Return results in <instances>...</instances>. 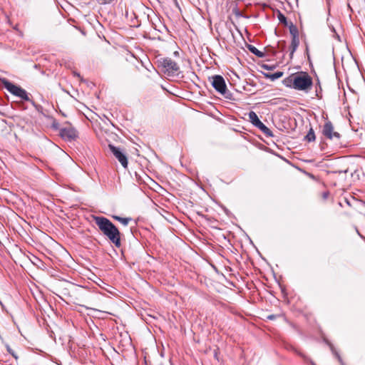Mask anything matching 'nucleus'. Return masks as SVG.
Wrapping results in <instances>:
<instances>
[{"mask_svg":"<svg viewBox=\"0 0 365 365\" xmlns=\"http://www.w3.org/2000/svg\"><path fill=\"white\" fill-rule=\"evenodd\" d=\"M282 83L287 88L308 93L312 89L313 81L307 72H299L285 78Z\"/></svg>","mask_w":365,"mask_h":365,"instance_id":"nucleus-1","label":"nucleus"},{"mask_svg":"<svg viewBox=\"0 0 365 365\" xmlns=\"http://www.w3.org/2000/svg\"><path fill=\"white\" fill-rule=\"evenodd\" d=\"M93 220L99 230L116 247L121 245L120 233L118 229L108 219L101 216H93Z\"/></svg>","mask_w":365,"mask_h":365,"instance_id":"nucleus-2","label":"nucleus"},{"mask_svg":"<svg viewBox=\"0 0 365 365\" xmlns=\"http://www.w3.org/2000/svg\"><path fill=\"white\" fill-rule=\"evenodd\" d=\"M1 82L4 88L10 93L19 98L22 101H30L29 93L21 87L16 86L6 78H2Z\"/></svg>","mask_w":365,"mask_h":365,"instance_id":"nucleus-3","label":"nucleus"},{"mask_svg":"<svg viewBox=\"0 0 365 365\" xmlns=\"http://www.w3.org/2000/svg\"><path fill=\"white\" fill-rule=\"evenodd\" d=\"M209 81H210L213 88L220 94L223 95L226 98L228 96L227 93H228L227 86L225 81V79L222 76L220 75H215L209 78Z\"/></svg>","mask_w":365,"mask_h":365,"instance_id":"nucleus-4","label":"nucleus"},{"mask_svg":"<svg viewBox=\"0 0 365 365\" xmlns=\"http://www.w3.org/2000/svg\"><path fill=\"white\" fill-rule=\"evenodd\" d=\"M322 134L328 139L339 143L341 135L334 130L333 124L330 121H327L322 128Z\"/></svg>","mask_w":365,"mask_h":365,"instance_id":"nucleus-5","label":"nucleus"},{"mask_svg":"<svg viewBox=\"0 0 365 365\" xmlns=\"http://www.w3.org/2000/svg\"><path fill=\"white\" fill-rule=\"evenodd\" d=\"M160 64L168 76H175L179 73L180 67L176 62L170 58H165L160 61Z\"/></svg>","mask_w":365,"mask_h":365,"instance_id":"nucleus-6","label":"nucleus"},{"mask_svg":"<svg viewBox=\"0 0 365 365\" xmlns=\"http://www.w3.org/2000/svg\"><path fill=\"white\" fill-rule=\"evenodd\" d=\"M249 120L252 124L261 130L264 134L267 136H272L271 130L259 119L257 115L254 111H250L248 113Z\"/></svg>","mask_w":365,"mask_h":365,"instance_id":"nucleus-7","label":"nucleus"},{"mask_svg":"<svg viewBox=\"0 0 365 365\" xmlns=\"http://www.w3.org/2000/svg\"><path fill=\"white\" fill-rule=\"evenodd\" d=\"M60 136L65 140L71 142L77 139L78 134L77 130L70 124L60 130Z\"/></svg>","mask_w":365,"mask_h":365,"instance_id":"nucleus-8","label":"nucleus"},{"mask_svg":"<svg viewBox=\"0 0 365 365\" xmlns=\"http://www.w3.org/2000/svg\"><path fill=\"white\" fill-rule=\"evenodd\" d=\"M108 148L115 158L120 163L122 166L126 168L128 167V158L125 153L123 152L120 148L115 147L111 144L108 145Z\"/></svg>","mask_w":365,"mask_h":365,"instance_id":"nucleus-9","label":"nucleus"},{"mask_svg":"<svg viewBox=\"0 0 365 365\" xmlns=\"http://www.w3.org/2000/svg\"><path fill=\"white\" fill-rule=\"evenodd\" d=\"M299 44V38H292V42L290 45V58H292L294 53L297 49Z\"/></svg>","mask_w":365,"mask_h":365,"instance_id":"nucleus-10","label":"nucleus"},{"mask_svg":"<svg viewBox=\"0 0 365 365\" xmlns=\"http://www.w3.org/2000/svg\"><path fill=\"white\" fill-rule=\"evenodd\" d=\"M247 48H248L249 51L251 53H252L253 54H255L256 56L259 57V58L264 57V53L259 51L255 46H254L252 45H248Z\"/></svg>","mask_w":365,"mask_h":365,"instance_id":"nucleus-11","label":"nucleus"},{"mask_svg":"<svg viewBox=\"0 0 365 365\" xmlns=\"http://www.w3.org/2000/svg\"><path fill=\"white\" fill-rule=\"evenodd\" d=\"M304 139L307 142H313L316 139L315 133L312 128L309 129L307 134L305 135Z\"/></svg>","mask_w":365,"mask_h":365,"instance_id":"nucleus-12","label":"nucleus"},{"mask_svg":"<svg viewBox=\"0 0 365 365\" xmlns=\"http://www.w3.org/2000/svg\"><path fill=\"white\" fill-rule=\"evenodd\" d=\"M113 217L117 221L120 222L122 225L124 226H127L128 223L131 221L130 217H122L119 216H113Z\"/></svg>","mask_w":365,"mask_h":365,"instance_id":"nucleus-13","label":"nucleus"},{"mask_svg":"<svg viewBox=\"0 0 365 365\" xmlns=\"http://www.w3.org/2000/svg\"><path fill=\"white\" fill-rule=\"evenodd\" d=\"M289 32L290 34L292 35V38H299L298 29L295 26L292 24L289 26Z\"/></svg>","mask_w":365,"mask_h":365,"instance_id":"nucleus-14","label":"nucleus"},{"mask_svg":"<svg viewBox=\"0 0 365 365\" xmlns=\"http://www.w3.org/2000/svg\"><path fill=\"white\" fill-rule=\"evenodd\" d=\"M278 19L281 23L287 24V18L282 14L279 13Z\"/></svg>","mask_w":365,"mask_h":365,"instance_id":"nucleus-15","label":"nucleus"},{"mask_svg":"<svg viewBox=\"0 0 365 365\" xmlns=\"http://www.w3.org/2000/svg\"><path fill=\"white\" fill-rule=\"evenodd\" d=\"M274 77L275 78H279L282 76V72H277V73H275L274 74Z\"/></svg>","mask_w":365,"mask_h":365,"instance_id":"nucleus-16","label":"nucleus"},{"mask_svg":"<svg viewBox=\"0 0 365 365\" xmlns=\"http://www.w3.org/2000/svg\"><path fill=\"white\" fill-rule=\"evenodd\" d=\"M101 4H109L112 1V0H100Z\"/></svg>","mask_w":365,"mask_h":365,"instance_id":"nucleus-17","label":"nucleus"},{"mask_svg":"<svg viewBox=\"0 0 365 365\" xmlns=\"http://www.w3.org/2000/svg\"><path fill=\"white\" fill-rule=\"evenodd\" d=\"M8 351L12 354V356H14L16 359H17V356L14 354V352H11L10 349H8Z\"/></svg>","mask_w":365,"mask_h":365,"instance_id":"nucleus-18","label":"nucleus"},{"mask_svg":"<svg viewBox=\"0 0 365 365\" xmlns=\"http://www.w3.org/2000/svg\"><path fill=\"white\" fill-rule=\"evenodd\" d=\"M268 319H273L274 318V315H269L267 317Z\"/></svg>","mask_w":365,"mask_h":365,"instance_id":"nucleus-19","label":"nucleus"},{"mask_svg":"<svg viewBox=\"0 0 365 365\" xmlns=\"http://www.w3.org/2000/svg\"><path fill=\"white\" fill-rule=\"evenodd\" d=\"M73 74H74V76H78V77H79V76H80L79 73H76V72H73Z\"/></svg>","mask_w":365,"mask_h":365,"instance_id":"nucleus-20","label":"nucleus"},{"mask_svg":"<svg viewBox=\"0 0 365 365\" xmlns=\"http://www.w3.org/2000/svg\"><path fill=\"white\" fill-rule=\"evenodd\" d=\"M174 54H175V56H177V55H178V51H175V52H174Z\"/></svg>","mask_w":365,"mask_h":365,"instance_id":"nucleus-21","label":"nucleus"}]
</instances>
